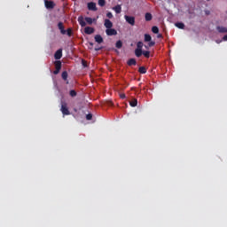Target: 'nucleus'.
Listing matches in <instances>:
<instances>
[{"label":"nucleus","instance_id":"obj_1","mask_svg":"<svg viewBox=\"0 0 227 227\" xmlns=\"http://www.w3.org/2000/svg\"><path fill=\"white\" fill-rule=\"evenodd\" d=\"M144 43L143 42L139 41L137 43V49L135 50V56L137 58H141V56H143V47H144Z\"/></svg>","mask_w":227,"mask_h":227},{"label":"nucleus","instance_id":"obj_2","mask_svg":"<svg viewBox=\"0 0 227 227\" xmlns=\"http://www.w3.org/2000/svg\"><path fill=\"white\" fill-rule=\"evenodd\" d=\"M60 111L64 116L70 115V110H68V106L65 102H62Z\"/></svg>","mask_w":227,"mask_h":227},{"label":"nucleus","instance_id":"obj_3","mask_svg":"<svg viewBox=\"0 0 227 227\" xmlns=\"http://www.w3.org/2000/svg\"><path fill=\"white\" fill-rule=\"evenodd\" d=\"M124 19H125L126 22H128V24H129L130 26L136 25V18H134V16L125 15Z\"/></svg>","mask_w":227,"mask_h":227},{"label":"nucleus","instance_id":"obj_4","mask_svg":"<svg viewBox=\"0 0 227 227\" xmlns=\"http://www.w3.org/2000/svg\"><path fill=\"white\" fill-rule=\"evenodd\" d=\"M44 5L47 10H54L56 4L53 1L45 0Z\"/></svg>","mask_w":227,"mask_h":227},{"label":"nucleus","instance_id":"obj_5","mask_svg":"<svg viewBox=\"0 0 227 227\" xmlns=\"http://www.w3.org/2000/svg\"><path fill=\"white\" fill-rule=\"evenodd\" d=\"M106 33L107 36H116L118 35V31L114 28H106Z\"/></svg>","mask_w":227,"mask_h":227},{"label":"nucleus","instance_id":"obj_6","mask_svg":"<svg viewBox=\"0 0 227 227\" xmlns=\"http://www.w3.org/2000/svg\"><path fill=\"white\" fill-rule=\"evenodd\" d=\"M58 28L59 29L61 35H67V30H65V25H63V22L58 23Z\"/></svg>","mask_w":227,"mask_h":227},{"label":"nucleus","instance_id":"obj_7","mask_svg":"<svg viewBox=\"0 0 227 227\" xmlns=\"http://www.w3.org/2000/svg\"><path fill=\"white\" fill-rule=\"evenodd\" d=\"M88 10H90L91 12H97V4L94 2H90L88 4Z\"/></svg>","mask_w":227,"mask_h":227},{"label":"nucleus","instance_id":"obj_8","mask_svg":"<svg viewBox=\"0 0 227 227\" xmlns=\"http://www.w3.org/2000/svg\"><path fill=\"white\" fill-rule=\"evenodd\" d=\"M54 58L55 59H61V58H63V50H58L54 54Z\"/></svg>","mask_w":227,"mask_h":227},{"label":"nucleus","instance_id":"obj_9","mask_svg":"<svg viewBox=\"0 0 227 227\" xmlns=\"http://www.w3.org/2000/svg\"><path fill=\"white\" fill-rule=\"evenodd\" d=\"M61 78L63 79V81H65L66 84H69L70 83L68 82V72H67V71L62 72Z\"/></svg>","mask_w":227,"mask_h":227},{"label":"nucleus","instance_id":"obj_10","mask_svg":"<svg viewBox=\"0 0 227 227\" xmlns=\"http://www.w3.org/2000/svg\"><path fill=\"white\" fill-rule=\"evenodd\" d=\"M84 33H85V35H93V33H95V28H93L91 27H86L84 28Z\"/></svg>","mask_w":227,"mask_h":227},{"label":"nucleus","instance_id":"obj_11","mask_svg":"<svg viewBox=\"0 0 227 227\" xmlns=\"http://www.w3.org/2000/svg\"><path fill=\"white\" fill-rule=\"evenodd\" d=\"M104 26H105V27H106V29H111L113 27V22L111 20L106 19Z\"/></svg>","mask_w":227,"mask_h":227},{"label":"nucleus","instance_id":"obj_12","mask_svg":"<svg viewBox=\"0 0 227 227\" xmlns=\"http://www.w3.org/2000/svg\"><path fill=\"white\" fill-rule=\"evenodd\" d=\"M127 65L129 67H136L137 65V61H136V59H129L127 62Z\"/></svg>","mask_w":227,"mask_h":227},{"label":"nucleus","instance_id":"obj_13","mask_svg":"<svg viewBox=\"0 0 227 227\" xmlns=\"http://www.w3.org/2000/svg\"><path fill=\"white\" fill-rule=\"evenodd\" d=\"M78 22L82 27L86 26V21H84V18L82 16L78 17Z\"/></svg>","mask_w":227,"mask_h":227},{"label":"nucleus","instance_id":"obj_14","mask_svg":"<svg viewBox=\"0 0 227 227\" xmlns=\"http://www.w3.org/2000/svg\"><path fill=\"white\" fill-rule=\"evenodd\" d=\"M95 42H97V43H102L104 42V38H102V35H95Z\"/></svg>","mask_w":227,"mask_h":227},{"label":"nucleus","instance_id":"obj_15","mask_svg":"<svg viewBox=\"0 0 227 227\" xmlns=\"http://www.w3.org/2000/svg\"><path fill=\"white\" fill-rule=\"evenodd\" d=\"M176 27H178V29H184L185 24L183 22H176L175 23Z\"/></svg>","mask_w":227,"mask_h":227},{"label":"nucleus","instance_id":"obj_16","mask_svg":"<svg viewBox=\"0 0 227 227\" xmlns=\"http://www.w3.org/2000/svg\"><path fill=\"white\" fill-rule=\"evenodd\" d=\"M145 19L146 22H150V20H152V19H153V17L152 16V13L146 12Z\"/></svg>","mask_w":227,"mask_h":227},{"label":"nucleus","instance_id":"obj_17","mask_svg":"<svg viewBox=\"0 0 227 227\" xmlns=\"http://www.w3.org/2000/svg\"><path fill=\"white\" fill-rule=\"evenodd\" d=\"M216 29L219 33H227V28L225 27L218 26Z\"/></svg>","mask_w":227,"mask_h":227},{"label":"nucleus","instance_id":"obj_18","mask_svg":"<svg viewBox=\"0 0 227 227\" xmlns=\"http://www.w3.org/2000/svg\"><path fill=\"white\" fill-rule=\"evenodd\" d=\"M54 65H55V69L61 70V62L59 60H56Z\"/></svg>","mask_w":227,"mask_h":227},{"label":"nucleus","instance_id":"obj_19","mask_svg":"<svg viewBox=\"0 0 227 227\" xmlns=\"http://www.w3.org/2000/svg\"><path fill=\"white\" fill-rule=\"evenodd\" d=\"M113 10H114L115 13H121V5H116Z\"/></svg>","mask_w":227,"mask_h":227},{"label":"nucleus","instance_id":"obj_20","mask_svg":"<svg viewBox=\"0 0 227 227\" xmlns=\"http://www.w3.org/2000/svg\"><path fill=\"white\" fill-rule=\"evenodd\" d=\"M144 42H152V35H150V34H145Z\"/></svg>","mask_w":227,"mask_h":227},{"label":"nucleus","instance_id":"obj_21","mask_svg":"<svg viewBox=\"0 0 227 227\" xmlns=\"http://www.w3.org/2000/svg\"><path fill=\"white\" fill-rule=\"evenodd\" d=\"M115 47L116 49H121V47H123V43L121 42V40L116 42Z\"/></svg>","mask_w":227,"mask_h":227},{"label":"nucleus","instance_id":"obj_22","mask_svg":"<svg viewBox=\"0 0 227 227\" xmlns=\"http://www.w3.org/2000/svg\"><path fill=\"white\" fill-rule=\"evenodd\" d=\"M66 35H67V36H72V35H74L72 27H69L66 30Z\"/></svg>","mask_w":227,"mask_h":227},{"label":"nucleus","instance_id":"obj_23","mask_svg":"<svg viewBox=\"0 0 227 227\" xmlns=\"http://www.w3.org/2000/svg\"><path fill=\"white\" fill-rule=\"evenodd\" d=\"M131 107H136L137 106V99H133L129 102Z\"/></svg>","mask_w":227,"mask_h":227},{"label":"nucleus","instance_id":"obj_24","mask_svg":"<svg viewBox=\"0 0 227 227\" xmlns=\"http://www.w3.org/2000/svg\"><path fill=\"white\" fill-rule=\"evenodd\" d=\"M152 31H153V33H154V35L159 34V27L153 26V27H152Z\"/></svg>","mask_w":227,"mask_h":227},{"label":"nucleus","instance_id":"obj_25","mask_svg":"<svg viewBox=\"0 0 227 227\" xmlns=\"http://www.w3.org/2000/svg\"><path fill=\"white\" fill-rule=\"evenodd\" d=\"M155 45V42L154 41H151L148 45H145V49H150V47H153Z\"/></svg>","mask_w":227,"mask_h":227},{"label":"nucleus","instance_id":"obj_26","mask_svg":"<svg viewBox=\"0 0 227 227\" xmlns=\"http://www.w3.org/2000/svg\"><path fill=\"white\" fill-rule=\"evenodd\" d=\"M142 55L145 56V58H150V51H142Z\"/></svg>","mask_w":227,"mask_h":227},{"label":"nucleus","instance_id":"obj_27","mask_svg":"<svg viewBox=\"0 0 227 227\" xmlns=\"http://www.w3.org/2000/svg\"><path fill=\"white\" fill-rule=\"evenodd\" d=\"M138 72H139V74H146V67H140L138 68Z\"/></svg>","mask_w":227,"mask_h":227},{"label":"nucleus","instance_id":"obj_28","mask_svg":"<svg viewBox=\"0 0 227 227\" xmlns=\"http://www.w3.org/2000/svg\"><path fill=\"white\" fill-rule=\"evenodd\" d=\"M85 21L87 22V24H90V25L93 24V20L90 17H86Z\"/></svg>","mask_w":227,"mask_h":227},{"label":"nucleus","instance_id":"obj_29","mask_svg":"<svg viewBox=\"0 0 227 227\" xmlns=\"http://www.w3.org/2000/svg\"><path fill=\"white\" fill-rule=\"evenodd\" d=\"M69 95H70V97H77V91L71 90L69 91Z\"/></svg>","mask_w":227,"mask_h":227},{"label":"nucleus","instance_id":"obj_30","mask_svg":"<svg viewBox=\"0 0 227 227\" xmlns=\"http://www.w3.org/2000/svg\"><path fill=\"white\" fill-rule=\"evenodd\" d=\"M98 4L103 7L106 6V0H98Z\"/></svg>","mask_w":227,"mask_h":227},{"label":"nucleus","instance_id":"obj_31","mask_svg":"<svg viewBox=\"0 0 227 227\" xmlns=\"http://www.w3.org/2000/svg\"><path fill=\"white\" fill-rule=\"evenodd\" d=\"M93 119V114H88L86 115V120L90 121V120H92Z\"/></svg>","mask_w":227,"mask_h":227},{"label":"nucleus","instance_id":"obj_32","mask_svg":"<svg viewBox=\"0 0 227 227\" xmlns=\"http://www.w3.org/2000/svg\"><path fill=\"white\" fill-rule=\"evenodd\" d=\"M106 17H107L108 19H113V13H112V12H107V13H106Z\"/></svg>","mask_w":227,"mask_h":227},{"label":"nucleus","instance_id":"obj_33","mask_svg":"<svg viewBox=\"0 0 227 227\" xmlns=\"http://www.w3.org/2000/svg\"><path fill=\"white\" fill-rule=\"evenodd\" d=\"M82 67H88V65H87V63H86V60H84V59L82 60Z\"/></svg>","mask_w":227,"mask_h":227},{"label":"nucleus","instance_id":"obj_34","mask_svg":"<svg viewBox=\"0 0 227 227\" xmlns=\"http://www.w3.org/2000/svg\"><path fill=\"white\" fill-rule=\"evenodd\" d=\"M59 71H60V69H55L53 71L54 75H58V74H59Z\"/></svg>","mask_w":227,"mask_h":227},{"label":"nucleus","instance_id":"obj_35","mask_svg":"<svg viewBox=\"0 0 227 227\" xmlns=\"http://www.w3.org/2000/svg\"><path fill=\"white\" fill-rule=\"evenodd\" d=\"M223 42H227V35L223 37Z\"/></svg>","mask_w":227,"mask_h":227},{"label":"nucleus","instance_id":"obj_36","mask_svg":"<svg viewBox=\"0 0 227 227\" xmlns=\"http://www.w3.org/2000/svg\"><path fill=\"white\" fill-rule=\"evenodd\" d=\"M120 97H121V98L123 99V98H125L126 96H125V94H121Z\"/></svg>","mask_w":227,"mask_h":227},{"label":"nucleus","instance_id":"obj_37","mask_svg":"<svg viewBox=\"0 0 227 227\" xmlns=\"http://www.w3.org/2000/svg\"><path fill=\"white\" fill-rule=\"evenodd\" d=\"M107 105H108V106H113V101H108V102H107Z\"/></svg>","mask_w":227,"mask_h":227},{"label":"nucleus","instance_id":"obj_38","mask_svg":"<svg viewBox=\"0 0 227 227\" xmlns=\"http://www.w3.org/2000/svg\"><path fill=\"white\" fill-rule=\"evenodd\" d=\"M157 38H162V34H159V35H157Z\"/></svg>","mask_w":227,"mask_h":227},{"label":"nucleus","instance_id":"obj_39","mask_svg":"<svg viewBox=\"0 0 227 227\" xmlns=\"http://www.w3.org/2000/svg\"><path fill=\"white\" fill-rule=\"evenodd\" d=\"M102 48H100V47H96L95 48V51H100Z\"/></svg>","mask_w":227,"mask_h":227},{"label":"nucleus","instance_id":"obj_40","mask_svg":"<svg viewBox=\"0 0 227 227\" xmlns=\"http://www.w3.org/2000/svg\"><path fill=\"white\" fill-rule=\"evenodd\" d=\"M206 15H208L210 13V11H205Z\"/></svg>","mask_w":227,"mask_h":227},{"label":"nucleus","instance_id":"obj_41","mask_svg":"<svg viewBox=\"0 0 227 227\" xmlns=\"http://www.w3.org/2000/svg\"><path fill=\"white\" fill-rule=\"evenodd\" d=\"M223 41L222 40H216V43H221Z\"/></svg>","mask_w":227,"mask_h":227},{"label":"nucleus","instance_id":"obj_42","mask_svg":"<svg viewBox=\"0 0 227 227\" xmlns=\"http://www.w3.org/2000/svg\"><path fill=\"white\" fill-rule=\"evenodd\" d=\"M90 45L91 47H93V43H90Z\"/></svg>","mask_w":227,"mask_h":227},{"label":"nucleus","instance_id":"obj_43","mask_svg":"<svg viewBox=\"0 0 227 227\" xmlns=\"http://www.w3.org/2000/svg\"><path fill=\"white\" fill-rule=\"evenodd\" d=\"M207 1H210V0H207Z\"/></svg>","mask_w":227,"mask_h":227}]
</instances>
